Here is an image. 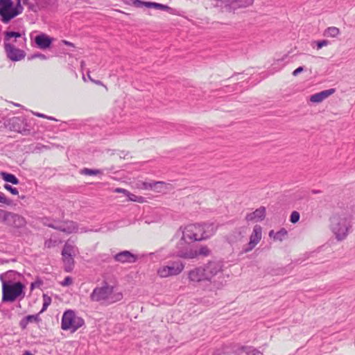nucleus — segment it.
I'll use <instances>...</instances> for the list:
<instances>
[{"label": "nucleus", "instance_id": "f257e3e1", "mask_svg": "<svg viewBox=\"0 0 355 355\" xmlns=\"http://www.w3.org/2000/svg\"><path fill=\"white\" fill-rule=\"evenodd\" d=\"M14 272V270H8L0 275L3 302H13L18 298L22 299L25 296V286L21 282H12L10 279V275Z\"/></svg>", "mask_w": 355, "mask_h": 355}, {"label": "nucleus", "instance_id": "f03ea898", "mask_svg": "<svg viewBox=\"0 0 355 355\" xmlns=\"http://www.w3.org/2000/svg\"><path fill=\"white\" fill-rule=\"evenodd\" d=\"M123 295L121 292L114 293V286L106 281L102 282L101 286L96 287L89 295L92 302L111 304L122 300Z\"/></svg>", "mask_w": 355, "mask_h": 355}, {"label": "nucleus", "instance_id": "7ed1b4c3", "mask_svg": "<svg viewBox=\"0 0 355 355\" xmlns=\"http://www.w3.org/2000/svg\"><path fill=\"white\" fill-rule=\"evenodd\" d=\"M351 227V217L349 215L336 214L331 218V229L338 241H343L347 237Z\"/></svg>", "mask_w": 355, "mask_h": 355}, {"label": "nucleus", "instance_id": "20e7f679", "mask_svg": "<svg viewBox=\"0 0 355 355\" xmlns=\"http://www.w3.org/2000/svg\"><path fill=\"white\" fill-rule=\"evenodd\" d=\"M85 324V321L81 317L76 315L73 310L64 311L62 317L61 328L65 331L73 333Z\"/></svg>", "mask_w": 355, "mask_h": 355}, {"label": "nucleus", "instance_id": "39448f33", "mask_svg": "<svg viewBox=\"0 0 355 355\" xmlns=\"http://www.w3.org/2000/svg\"><path fill=\"white\" fill-rule=\"evenodd\" d=\"M184 259H191L197 257L196 249L193 247V243L182 238L176 244L175 251L170 255Z\"/></svg>", "mask_w": 355, "mask_h": 355}, {"label": "nucleus", "instance_id": "423d86ee", "mask_svg": "<svg viewBox=\"0 0 355 355\" xmlns=\"http://www.w3.org/2000/svg\"><path fill=\"white\" fill-rule=\"evenodd\" d=\"M184 268V263L181 261H169L166 266H163L157 270L160 277L165 278L180 274Z\"/></svg>", "mask_w": 355, "mask_h": 355}, {"label": "nucleus", "instance_id": "0eeeda50", "mask_svg": "<svg viewBox=\"0 0 355 355\" xmlns=\"http://www.w3.org/2000/svg\"><path fill=\"white\" fill-rule=\"evenodd\" d=\"M0 216L3 222L15 228H21L26 224L25 218L15 213L0 209Z\"/></svg>", "mask_w": 355, "mask_h": 355}, {"label": "nucleus", "instance_id": "6e6552de", "mask_svg": "<svg viewBox=\"0 0 355 355\" xmlns=\"http://www.w3.org/2000/svg\"><path fill=\"white\" fill-rule=\"evenodd\" d=\"M218 6L231 12L239 8H245L254 3V0H216Z\"/></svg>", "mask_w": 355, "mask_h": 355}, {"label": "nucleus", "instance_id": "1a4fd4ad", "mask_svg": "<svg viewBox=\"0 0 355 355\" xmlns=\"http://www.w3.org/2000/svg\"><path fill=\"white\" fill-rule=\"evenodd\" d=\"M4 49L7 58L14 62L19 61L26 56V53L23 50L16 48L10 42H4Z\"/></svg>", "mask_w": 355, "mask_h": 355}, {"label": "nucleus", "instance_id": "9d476101", "mask_svg": "<svg viewBox=\"0 0 355 355\" xmlns=\"http://www.w3.org/2000/svg\"><path fill=\"white\" fill-rule=\"evenodd\" d=\"M188 278L191 282L200 283L202 282H209L205 269L202 266H199L191 270L188 273Z\"/></svg>", "mask_w": 355, "mask_h": 355}, {"label": "nucleus", "instance_id": "9b49d317", "mask_svg": "<svg viewBox=\"0 0 355 355\" xmlns=\"http://www.w3.org/2000/svg\"><path fill=\"white\" fill-rule=\"evenodd\" d=\"M8 125L10 128L15 132L26 135L29 132L27 128L26 120L24 117H13L10 119Z\"/></svg>", "mask_w": 355, "mask_h": 355}, {"label": "nucleus", "instance_id": "f8f14e48", "mask_svg": "<svg viewBox=\"0 0 355 355\" xmlns=\"http://www.w3.org/2000/svg\"><path fill=\"white\" fill-rule=\"evenodd\" d=\"M176 236H180V238L188 241L191 243L197 241V237L196 236L194 224H190L186 227H180L175 234Z\"/></svg>", "mask_w": 355, "mask_h": 355}, {"label": "nucleus", "instance_id": "ddd939ff", "mask_svg": "<svg viewBox=\"0 0 355 355\" xmlns=\"http://www.w3.org/2000/svg\"><path fill=\"white\" fill-rule=\"evenodd\" d=\"M209 282L211 279L222 270L223 263L218 261H210L203 266Z\"/></svg>", "mask_w": 355, "mask_h": 355}, {"label": "nucleus", "instance_id": "4468645a", "mask_svg": "<svg viewBox=\"0 0 355 355\" xmlns=\"http://www.w3.org/2000/svg\"><path fill=\"white\" fill-rule=\"evenodd\" d=\"M113 258L115 261L119 262L121 263H132L136 262L137 260V256L132 254L131 252L128 250L121 251L113 256Z\"/></svg>", "mask_w": 355, "mask_h": 355}, {"label": "nucleus", "instance_id": "2eb2a0df", "mask_svg": "<svg viewBox=\"0 0 355 355\" xmlns=\"http://www.w3.org/2000/svg\"><path fill=\"white\" fill-rule=\"evenodd\" d=\"M44 225L52 229L68 234L72 233L75 230L74 223L73 221H67L60 225H54L53 223H45Z\"/></svg>", "mask_w": 355, "mask_h": 355}, {"label": "nucleus", "instance_id": "dca6fc26", "mask_svg": "<svg viewBox=\"0 0 355 355\" xmlns=\"http://www.w3.org/2000/svg\"><path fill=\"white\" fill-rule=\"evenodd\" d=\"M145 6L146 8H155L157 10H162L166 11L167 12L171 15H177V10L175 8H171L167 5L162 4L156 2L151 1H143L142 7Z\"/></svg>", "mask_w": 355, "mask_h": 355}, {"label": "nucleus", "instance_id": "f3484780", "mask_svg": "<svg viewBox=\"0 0 355 355\" xmlns=\"http://www.w3.org/2000/svg\"><path fill=\"white\" fill-rule=\"evenodd\" d=\"M53 38L44 33L37 35L35 38V42L37 46L42 49L49 48L52 44Z\"/></svg>", "mask_w": 355, "mask_h": 355}, {"label": "nucleus", "instance_id": "a211bd4d", "mask_svg": "<svg viewBox=\"0 0 355 355\" xmlns=\"http://www.w3.org/2000/svg\"><path fill=\"white\" fill-rule=\"evenodd\" d=\"M336 92L335 88H331L329 89L321 91L318 93L314 94L311 96L310 101L312 103H318L322 102L323 100L328 98L329 96L332 95Z\"/></svg>", "mask_w": 355, "mask_h": 355}, {"label": "nucleus", "instance_id": "6ab92c4d", "mask_svg": "<svg viewBox=\"0 0 355 355\" xmlns=\"http://www.w3.org/2000/svg\"><path fill=\"white\" fill-rule=\"evenodd\" d=\"M13 6V1L12 0H0V15L1 17V21L6 24V17L8 16V13Z\"/></svg>", "mask_w": 355, "mask_h": 355}, {"label": "nucleus", "instance_id": "aec40b11", "mask_svg": "<svg viewBox=\"0 0 355 355\" xmlns=\"http://www.w3.org/2000/svg\"><path fill=\"white\" fill-rule=\"evenodd\" d=\"M266 207L262 206L257 209L253 212L248 214L245 216V220L247 221H252L254 220L262 221L266 218Z\"/></svg>", "mask_w": 355, "mask_h": 355}, {"label": "nucleus", "instance_id": "412c9836", "mask_svg": "<svg viewBox=\"0 0 355 355\" xmlns=\"http://www.w3.org/2000/svg\"><path fill=\"white\" fill-rule=\"evenodd\" d=\"M202 230L204 236L202 237L205 240L209 239L215 234L217 230V227L214 223H202Z\"/></svg>", "mask_w": 355, "mask_h": 355}, {"label": "nucleus", "instance_id": "4be33fe9", "mask_svg": "<svg viewBox=\"0 0 355 355\" xmlns=\"http://www.w3.org/2000/svg\"><path fill=\"white\" fill-rule=\"evenodd\" d=\"M23 12V7L21 4L20 0H17V4L15 7L12 6L10 9L8 16L6 17V24L9 23L11 19L19 15Z\"/></svg>", "mask_w": 355, "mask_h": 355}, {"label": "nucleus", "instance_id": "5701e85b", "mask_svg": "<svg viewBox=\"0 0 355 355\" xmlns=\"http://www.w3.org/2000/svg\"><path fill=\"white\" fill-rule=\"evenodd\" d=\"M288 232L284 228H281L278 232H275L274 230H270L269 232V236L270 238H273L274 240L282 241L285 237L287 236Z\"/></svg>", "mask_w": 355, "mask_h": 355}, {"label": "nucleus", "instance_id": "b1692460", "mask_svg": "<svg viewBox=\"0 0 355 355\" xmlns=\"http://www.w3.org/2000/svg\"><path fill=\"white\" fill-rule=\"evenodd\" d=\"M0 175L2 179L6 182H9L15 185L19 184V179L14 174L2 171Z\"/></svg>", "mask_w": 355, "mask_h": 355}, {"label": "nucleus", "instance_id": "393cba45", "mask_svg": "<svg viewBox=\"0 0 355 355\" xmlns=\"http://www.w3.org/2000/svg\"><path fill=\"white\" fill-rule=\"evenodd\" d=\"M73 255H69L62 257V261L64 265V271L70 272L72 271L74 266Z\"/></svg>", "mask_w": 355, "mask_h": 355}, {"label": "nucleus", "instance_id": "a878e982", "mask_svg": "<svg viewBox=\"0 0 355 355\" xmlns=\"http://www.w3.org/2000/svg\"><path fill=\"white\" fill-rule=\"evenodd\" d=\"M261 227L260 225H255L253 228L252 234L250 236L251 241H254L255 244H258L261 239Z\"/></svg>", "mask_w": 355, "mask_h": 355}, {"label": "nucleus", "instance_id": "bb28decb", "mask_svg": "<svg viewBox=\"0 0 355 355\" xmlns=\"http://www.w3.org/2000/svg\"><path fill=\"white\" fill-rule=\"evenodd\" d=\"M239 350L245 352L247 355H263L262 352L252 346H241Z\"/></svg>", "mask_w": 355, "mask_h": 355}, {"label": "nucleus", "instance_id": "cd10ccee", "mask_svg": "<svg viewBox=\"0 0 355 355\" xmlns=\"http://www.w3.org/2000/svg\"><path fill=\"white\" fill-rule=\"evenodd\" d=\"M338 28L335 26L328 27L324 32V35L327 37H336L340 34Z\"/></svg>", "mask_w": 355, "mask_h": 355}, {"label": "nucleus", "instance_id": "c85d7f7f", "mask_svg": "<svg viewBox=\"0 0 355 355\" xmlns=\"http://www.w3.org/2000/svg\"><path fill=\"white\" fill-rule=\"evenodd\" d=\"M80 174L85 175H96L102 174L103 171L101 169H92L88 168H84L80 171Z\"/></svg>", "mask_w": 355, "mask_h": 355}, {"label": "nucleus", "instance_id": "c756f323", "mask_svg": "<svg viewBox=\"0 0 355 355\" xmlns=\"http://www.w3.org/2000/svg\"><path fill=\"white\" fill-rule=\"evenodd\" d=\"M194 230L196 236L197 237V241L205 240V239L202 238L204 236L202 224H194Z\"/></svg>", "mask_w": 355, "mask_h": 355}, {"label": "nucleus", "instance_id": "7c9ffc66", "mask_svg": "<svg viewBox=\"0 0 355 355\" xmlns=\"http://www.w3.org/2000/svg\"><path fill=\"white\" fill-rule=\"evenodd\" d=\"M69 255L74 256L75 253H74L73 246L67 243L64 245V248L62 250V256L65 257V256H69Z\"/></svg>", "mask_w": 355, "mask_h": 355}, {"label": "nucleus", "instance_id": "2f4dec72", "mask_svg": "<svg viewBox=\"0 0 355 355\" xmlns=\"http://www.w3.org/2000/svg\"><path fill=\"white\" fill-rule=\"evenodd\" d=\"M42 298H43V305H42V308L41 311H40V313H43L44 311H45L47 309L48 306L51 303V297L50 296H49L47 294H43Z\"/></svg>", "mask_w": 355, "mask_h": 355}, {"label": "nucleus", "instance_id": "473e14b6", "mask_svg": "<svg viewBox=\"0 0 355 355\" xmlns=\"http://www.w3.org/2000/svg\"><path fill=\"white\" fill-rule=\"evenodd\" d=\"M21 36V34L19 32H15V31H6L5 33L4 36V42H9L8 41L10 40V38L15 37L18 38Z\"/></svg>", "mask_w": 355, "mask_h": 355}, {"label": "nucleus", "instance_id": "72a5a7b5", "mask_svg": "<svg viewBox=\"0 0 355 355\" xmlns=\"http://www.w3.org/2000/svg\"><path fill=\"white\" fill-rule=\"evenodd\" d=\"M210 253H211V250L206 245L201 246L199 248V250H196L197 257H198L199 255L207 257V256L209 255Z\"/></svg>", "mask_w": 355, "mask_h": 355}, {"label": "nucleus", "instance_id": "f704fd0d", "mask_svg": "<svg viewBox=\"0 0 355 355\" xmlns=\"http://www.w3.org/2000/svg\"><path fill=\"white\" fill-rule=\"evenodd\" d=\"M43 280L39 276H37L35 282L31 284L30 288L31 291L35 288H39L41 286L43 285Z\"/></svg>", "mask_w": 355, "mask_h": 355}, {"label": "nucleus", "instance_id": "c9c22d12", "mask_svg": "<svg viewBox=\"0 0 355 355\" xmlns=\"http://www.w3.org/2000/svg\"><path fill=\"white\" fill-rule=\"evenodd\" d=\"M123 1L128 5L134 6L136 8H141L143 1L141 0H123Z\"/></svg>", "mask_w": 355, "mask_h": 355}, {"label": "nucleus", "instance_id": "e433bc0d", "mask_svg": "<svg viewBox=\"0 0 355 355\" xmlns=\"http://www.w3.org/2000/svg\"><path fill=\"white\" fill-rule=\"evenodd\" d=\"M41 313L35 314V315H26V320L28 321V322H36L38 323L41 321V318H40V314Z\"/></svg>", "mask_w": 355, "mask_h": 355}, {"label": "nucleus", "instance_id": "4c0bfd02", "mask_svg": "<svg viewBox=\"0 0 355 355\" xmlns=\"http://www.w3.org/2000/svg\"><path fill=\"white\" fill-rule=\"evenodd\" d=\"M0 202L5 205L12 206L13 205V201L11 199L7 198L4 193L0 192Z\"/></svg>", "mask_w": 355, "mask_h": 355}, {"label": "nucleus", "instance_id": "58836bf2", "mask_svg": "<svg viewBox=\"0 0 355 355\" xmlns=\"http://www.w3.org/2000/svg\"><path fill=\"white\" fill-rule=\"evenodd\" d=\"M300 213L297 211H293L291 214L290 221L292 223L295 224L300 220Z\"/></svg>", "mask_w": 355, "mask_h": 355}, {"label": "nucleus", "instance_id": "ea45409f", "mask_svg": "<svg viewBox=\"0 0 355 355\" xmlns=\"http://www.w3.org/2000/svg\"><path fill=\"white\" fill-rule=\"evenodd\" d=\"M256 245L257 244L254 243V241H251L250 239L249 243L245 247H243L242 252L244 253H247L253 250Z\"/></svg>", "mask_w": 355, "mask_h": 355}, {"label": "nucleus", "instance_id": "a19ab883", "mask_svg": "<svg viewBox=\"0 0 355 355\" xmlns=\"http://www.w3.org/2000/svg\"><path fill=\"white\" fill-rule=\"evenodd\" d=\"M126 196H128V200L130 201L139 202L143 201V197L137 196L135 194H132L130 192H129V193L126 194Z\"/></svg>", "mask_w": 355, "mask_h": 355}, {"label": "nucleus", "instance_id": "79ce46f5", "mask_svg": "<svg viewBox=\"0 0 355 355\" xmlns=\"http://www.w3.org/2000/svg\"><path fill=\"white\" fill-rule=\"evenodd\" d=\"M316 44V46L318 49H322L323 46H327L329 44V41L327 40H318L314 42Z\"/></svg>", "mask_w": 355, "mask_h": 355}, {"label": "nucleus", "instance_id": "37998d69", "mask_svg": "<svg viewBox=\"0 0 355 355\" xmlns=\"http://www.w3.org/2000/svg\"><path fill=\"white\" fill-rule=\"evenodd\" d=\"M4 189L10 191L12 195H17L19 191L17 188L12 187L8 184H5L3 186Z\"/></svg>", "mask_w": 355, "mask_h": 355}, {"label": "nucleus", "instance_id": "c03bdc74", "mask_svg": "<svg viewBox=\"0 0 355 355\" xmlns=\"http://www.w3.org/2000/svg\"><path fill=\"white\" fill-rule=\"evenodd\" d=\"M73 283V279L69 277V276H67L66 277L64 280L62 281V282L61 283V284L64 286H69L71 285V284Z\"/></svg>", "mask_w": 355, "mask_h": 355}, {"label": "nucleus", "instance_id": "a18cd8bd", "mask_svg": "<svg viewBox=\"0 0 355 355\" xmlns=\"http://www.w3.org/2000/svg\"><path fill=\"white\" fill-rule=\"evenodd\" d=\"M28 321L26 320V317L23 318L19 322V326L22 329H25L28 324Z\"/></svg>", "mask_w": 355, "mask_h": 355}, {"label": "nucleus", "instance_id": "49530a36", "mask_svg": "<svg viewBox=\"0 0 355 355\" xmlns=\"http://www.w3.org/2000/svg\"><path fill=\"white\" fill-rule=\"evenodd\" d=\"M303 71H304V67L301 66V67H297L296 69H295L293 71L292 74L294 76H297L298 74H300Z\"/></svg>", "mask_w": 355, "mask_h": 355}, {"label": "nucleus", "instance_id": "de8ad7c7", "mask_svg": "<svg viewBox=\"0 0 355 355\" xmlns=\"http://www.w3.org/2000/svg\"><path fill=\"white\" fill-rule=\"evenodd\" d=\"M39 58L42 60L46 59V56L45 55H44L42 53H35L32 55V58Z\"/></svg>", "mask_w": 355, "mask_h": 355}, {"label": "nucleus", "instance_id": "09e8293b", "mask_svg": "<svg viewBox=\"0 0 355 355\" xmlns=\"http://www.w3.org/2000/svg\"><path fill=\"white\" fill-rule=\"evenodd\" d=\"M53 241L51 239L46 240L44 242V246L46 248H50L53 246Z\"/></svg>", "mask_w": 355, "mask_h": 355}, {"label": "nucleus", "instance_id": "8fccbe9b", "mask_svg": "<svg viewBox=\"0 0 355 355\" xmlns=\"http://www.w3.org/2000/svg\"><path fill=\"white\" fill-rule=\"evenodd\" d=\"M115 192L116 193H124L125 196L127 193H129V191L125 189H122V188H116L115 189Z\"/></svg>", "mask_w": 355, "mask_h": 355}, {"label": "nucleus", "instance_id": "3c124183", "mask_svg": "<svg viewBox=\"0 0 355 355\" xmlns=\"http://www.w3.org/2000/svg\"><path fill=\"white\" fill-rule=\"evenodd\" d=\"M102 260L106 262H110L111 257L108 254H103L101 255Z\"/></svg>", "mask_w": 355, "mask_h": 355}, {"label": "nucleus", "instance_id": "603ef678", "mask_svg": "<svg viewBox=\"0 0 355 355\" xmlns=\"http://www.w3.org/2000/svg\"><path fill=\"white\" fill-rule=\"evenodd\" d=\"M158 183H160V182H157L149 183L148 184H147V183H144V185H145L146 188L153 189Z\"/></svg>", "mask_w": 355, "mask_h": 355}, {"label": "nucleus", "instance_id": "864d4df0", "mask_svg": "<svg viewBox=\"0 0 355 355\" xmlns=\"http://www.w3.org/2000/svg\"><path fill=\"white\" fill-rule=\"evenodd\" d=\"M62 43L68 46L75 47V45L72 42L67 40H62Z\"/></svg>", "mask_w": 355, "mask_h": 355}, {"label": "nucleus", "instance_id": "5fc2aeb1", "mask_svg": "<svg viewBox=\"0 0 355 355\" xmlns=\"http://www.w3.org/2000/svg\"><path fill=\"white\" fill-rule=\"evenodd\" d=\"M33 114L38 117H41V118H44V119H46V115H45L44 114L39 113V112H34Z\"/></svg>", "mask_w": 355, "mask_h": 355}, {"label": "nucleus", "instance_id": "6e6d98bb", "mask_svg": "<svg viewBox=\"0 0 355 355\" xmlns=\"http://www.w3.org/2000/svg\"><path fill=\"white\" fill-rule=\"evenodd\" d=\"M311 193L313 194H318V193H321V191L320 190H316V189H313L311 191Z\"/></svg>", "mask_w": 355, "mask_h": 355}, {"label": "nucleus", "instance_id": "4d7b16f0", "mask_svg": "<svg viewBox=\"0 0 355 355\" xmlns=\"http://www.w3.org/2000/svg\"><path fill=\"white\" fill-rule=\"evenodd\" d=\"M9 261L8 259H0V264L7 263Z\"/></svg>", "mask_w": 355, "mask_h": 355}, {"label": "nucleus", "instance_id": "13d9d810", "mask_svg": "<svg viewBox=\"0 0 355 355\" xmlns=\"http://www.w3.org/2000/svg\"><path fill=\"white\" fill-rule=\"evenodd\" d=\"M22 355H33V354L30 351L26 350V351H25V352L22 354Z\"/></svg>", "mask_w": 355, "mask_h": 355}, {"label": "nucleus", "instance_id": "bf43d9fd", "mask_svg": "<svg viewBox=\"0 0 355 355\" xmlns=\"http://www.w3.org/2000/svg\"><path fill=\"white\" fill-rule=\"evenodd\" d=\"M46 119H49V120H51V121H57V120H56L54 117H53V116H46Z\"/></svg>", "mask_w": 355, "mask_h": 355}, {"label": "nucleus", "instance_id": "052dcab7", "mask_svg": "<svg viewBox=\"0 0 355 355\" xmlns=\"http://www.w3.org/2000/svg\"><path fill=\"white\" fill-rule=\"evenodd\" d=\"M212 355H220V353L219 352H215Z\"/></svg>", "mask_w": 355, "mask_h": 355}, {"label": "nucleus", "instance_id": "680f3d73", "mask_svg": "<svg viewBox=\"0 0 355 355\" xmlns=\"http://www.w3.org/2000/svg\"><path fill=\"white\" fill-rule=\"evenodd\" d=\"M84 65H85V62L84 61H81V62H80L81 67H83Z\"/></svg>", "mask_w": 355, "mask_h": 355}, {"label": "nucleus", "instance_id": "e2e57ef3", "mask_svg": "<svg viewBox=\"0 0 355 355\" xmlns=\"http://www.w3.org/2000/svg\"><path fill=\"white\" fill-rule=\"evenodd\" d=\"M96 84H101V82L100 80L95 81Z\"/></svg>", "mask_w": 355, "mask_h": 355}, {"label": "nucleus", "instance_id": "0e129e2a", "mask_svg": "<svg viewBox=\"0 0 355 355\" xmlns=\"http://www.w3.org/2000/svg\"><path fill=\"white\" fill-rule=\"evenodd\" d=\"M27 1H28V0H23V2H24V4H26Z\"/></svg>", "mask_w": 355, "mask_h": 355}, {"label": "nucleus", "instance_id": "69168bd1", "mask_svg": "<svg viewBox=\"0 0 355 355\" xmlns=\"http://www.w3.org/2000/svg\"><path fill=\"white\" fill-rule=\"evenodd\" d=\"M21 199H24L25 198V196H22L20 197Z\"/></svg>", "mask_w": 355, "mask_h": 355}, {"label": "nucleus", "instance_id": "338daca9", "mask_svg": "<svg viewBox=\"0 0 355 355\" xmlns=\"http://www.w3.org/2000/svg\"><path fill=\"white\" fill-rule=\"evenodd\" d=\"M87 76L89 77V78L90 80H92V78H90V76H89V72L87 73Z\"/></svg>", "mask_w": 355, "mask_h": 355}, {"label": "nucleus", "instance_id": "774afa93", "mask_svg": "<svg viewBox=\"0 0 355 355\" xmlns=\"http://www.w3.org/2000/svg\"><path fill=\"white\" fill-rule=\"evenodd\" d=\"M234 355H239V354H234Z\"/></svg>", "mask_w": 355, "mask_h": 355}]
</instances>
